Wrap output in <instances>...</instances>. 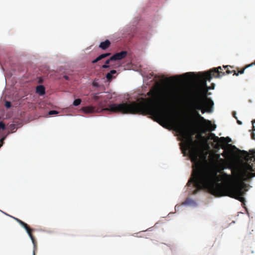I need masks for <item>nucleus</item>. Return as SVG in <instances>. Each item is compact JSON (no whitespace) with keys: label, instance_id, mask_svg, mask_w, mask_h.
I'll list each match as a JSON object with an SVG mask.
<instances>
[{"label":"nucleus","instance_id":"f257e3e1","mask_svg":"<svg viewBox=\"0 0 255 255\" xmlns=\"http://www.w3.org/2000/svg\"><path fill=\"white\" fill-rule=\"evenodd\" d=\"M165 120L186 139L185 146L189 150L193 163L192 177L187 182V186L193 184L196 188L194 194L204 187H207L210 193L216 196H229L244 203L245 199L243 197L245 194L243 187L237 181L243 178L245 171L241 169L233 170L232 176L223 172L220 177L216 171L205 170L199 158V153L197 149L193 146L194 141L189 132V127L179 122L178 115L175 111L168 114Z\"/></svg>","mask_w":255,"mask_h":255},{"label":"nucleus","instance_id":"f03ea898","mask_svg":"<svg viewBox=\"0 0 255 255\" xmlns=\"http://www.w3.org/2000/svg\"><path fill=\"white\" fill-rule=\"evenodd\" d=\"M148 97H139L135 101L121 104H113L107 108H104L102 103L100 108L87 106L83 108L84 113L91 114L107 111L111 113L122 114H140L148 115L149 118L159 124V81L147 94Z\"/></svg>","mask_w":255,"mask_h":255},{"label":"nucleus","instance_id":"7ed1b4c3","mask_svg":"<svg viewBox=\"0 0 255 255\" xmlns=\"http://www.w3.org/2000/svg\"><path fill=\"white\" fill-rule=\"evenodd\" d=\"M223 71L222 67L219 66L207 72L199 73L194 78V80L200 83L201 86H196L191 93L190 105L193 109L200 110L202 114L212 112L214 103L207 97L206 93L208 89H213L215 85L213 84L212 87L208 88L207 81H210L213 77L220 78L225 75V73Z\"/></svg>","mask_w":255,"mask_h":255},{"label":"nucleus","instance_id":"20e7f679","mask_svg":"<svg viewBox=\"0 0 255 255\" xmlns=\"http://www.w3.org/2000/svg\"><path fill=\"white\" fill-rule=\"evenodd\" d=\"M13 219H14L16 222H17L21 226H22L26 231L27 234H28L29 237L30 238L31 241L33 244L34 246V251H33V255H35V251L36 250V243L35 238H34L33 236L32 235L31 232L33 231L32 229H30L29 226L26 224L25 223L23 222L22 221L20 220V219L11 216Z\"/></svg>","mask_w":255,"mask_h":255},{"label":"nucleus","instance_id":"39448f33","mask_svg":"<svg viewBox=\"0 0 255 255\" xmlns=\"http://www.w3.org/2000/svg\"><path fill=\"white\" fill-rule=\"evenodd\" d=\"M210 138L213 139L215 142L218 144V146H221L222 148L225 149L227 141L224 137H219L216 136L214 133H211L210 135Z\"/></svg>","mask_w":255,"mask_h":255},{"label":"nucleus","instance_id":"423d86ee","mask_svg":"<svg viewBox=\"0 0 255 255\" xmlns=\"http://www.w3.org/2000/svg\"><path fill=\"white\" fill-rule=\"evenodd\" d=\"M194 73L192 72H187L180 76H176L175 77H171L170 78H167L166 81L168 82H175V81L179 80L180 77H182L184 78L190 79H191V75H194Z\"/></svg>","mask_w":255,"mask_h":255},{"label":"nucleus","instance_id":"0eeeda50","mask_svg":"<svg viewBox=\"0 0 255 255\" xmlns=\"http://www.w3.org/2000/svg\"><path fill=\"white\" fill-rule=\"evenodd\" d=\"M198 117L202 122L205 124V126L207 128V130L211 131L215 130L216 128V125H213L211 121L205 120L203 117L201 116L199 114H198Z\"/></svg>","mask_w":255,"mask_h":255},{"label":"nucleus","instance_id":"6e6552de","mask_svg":"<svg viewBox=\"0 0 255 255\" xmlns=\"http://www.w3.org/2000/svg\"><path fill=\"white\" fill-rule=\"evenodd\" d=\"M182 89L179 88H174L169 92V96L172 99L176 100L181 95Z\"/></svg>","mask_w":255,"mask_h":255},{"label":"nucleus","instance_id":"1a4fd4ad","mask_svg":"<svg viewBox=\"0 0 255 255\" xmlns=\"http://www.w3.org/2000/svg\"><path fill=\"white\" fill-rule=\"evenodd\" d=\"M164 76L160 74V126H163V114H162V83Z\"/></svg>","mask_w":255,"mask_h":255},{"label":"nucleus","instance_id":"9d476101","mask_svg":"<svg viewBox=\"0 0 255 255\" xmlns=\"http://www.w3.org/2000/svg\"><path fill=\"white\" fill-rule=\"evenodd\" d=\"M127 55V52L123 51L114 54L110 57V60H113V61L122 60L125 58Z\"/></svg>","mask_w":255,"mask_h":255},{"label":"nucleus","instance_id":"9b49d317","mask_svg":"<svg viewBox=\"0 0 255 255\" xmlns=\"http://www.w3.org/2000/svg\"><path fill=\"white\" fill-rule=\"evenodd\" d=\"M111 53H104V54H101L100 55L98 56L95 60L92 61V62L93 64L96 63L98 62L99 61L109 56L110 55H111Z\"/></svg>","mask_w":255,"mask_h":255},{"label":"nucleus","instance_id":"f8f14e48","mask_svg":"<svg viewBox=\"0 0 255 255\" xmlns=\"http://www.w3.org/2000/svg\"><path fill=\"white\" fill-rule=\"evenodd\" d=\"M111 42L109 40H106L105 41L101 42L99 45V47L103 50H106L110 47Z\"/></svg>","mask_w":255,"mask_h":255},{"label":"nucleus","instance_id":"ddd939ff","mask_svg":"<svg viewBox=\"0 0 255 255\" xmlns=\"http://www.w3.org/2000/svg\"><path fill=\"white\" fill-rule=\"evenodd\" d=\"M45 87L42 85H38L36 87V92L39 95H43L45 94Z\"/></svg>","mask_w":255,"mask_h":255},{"label":"nucleus","instance_id":"4468645a","mask_svg":"<svg viewBox=\"0 0 255 255\" xmlns=\"http://www.w3.org/2000/svg\"><path fill=\"white\" fill-rule=\"evenodd\" d=\"M229 66H223V68L224 69H226V73L227 74H230L233 73L234 75L238 76V73H237V72H236V71L235 70H230L229 69ZM230 67L231 68H232V67L231 66H230Z\"/></svg>","mask_w":255,"mask_h":255},{"label":"nucleus","instance_id":"2eb2a0df","mask_svg":"<svg viewBox=\"0 0 255 255\" xmlns=\"http://www.w3.org/2000/svg\"><path fill=\"white\" fill-rule=\"evenodd\" d=\"M117 73V71L115 70H111L109 73H108L106 74V78L107 79L108 81H110L112 80L113 77V74H115Z\"/></svg>","mask_w":255,"mask_h":255},{"label":"nucleus","instance_id":"dca6fc26","mask_svg":"<svg viewBox=\"0 0 255 255\" xmlns=\"http://www.w3.org/2000/svg\"><path fill=\"white\" fill-rule=\"evenodd\" d=\"M8 131H10L11 132H14L17 130L16 126L15 124H12L9 125L8 127Z\"/></svg>","mask_w":255,"mask_h":255},{"label":"nucleus","instance_id":"f3484780","mask_svg":"<svg viewBox=\"0 0 255 255\" xmlns=\"http://www.w3.org/2000/svg\"><path fill=\"white\" fill-rule=\"evenodd\" d=\"M113 61V60H110V58L107 60L105 62V64L102 66V68L104 69L110 68L111 67V66L109 65L110 62Z\"/></svg>","mask_w":255,"mask_h":255},{"label":"nucleus","instance_id":"a211bd4d","mask_svg":"<svg viewBox=\"0 0 255 255\" xmlns=\"http://www.w3.org/2000/svg\"><path fill=\"white\" fill-rule=\"evenodd\" d=\"M81 103V100L80 99H77L75 100L73 102V105L75 106H77L79 105Z\"/></svg>","mask_w":255,"mask_h":255},{"label":"nucleus","instance_id":"6ab92c4d","mask_svg":"<svg viewBox=\"0 0 255 255\" xmlns=\"http://www.w3.org/2000/svg\"><path fill=\"white\" fill-rule=\"evenodd\" d=\"M92 99L94 100L95 101H97L100 97L98 96L96 94H92L91 95Z\"/></svg>","mask_w":255,"mask_h":255},{"label":"nucleus","instance_id":"aec40b11","mask_svg":"<svg viewBox=\"0 0 255 255\" xmlns=\"http://www.w3.org/2000/svg\"><path fill=\"white\" fill-rule=\"evenodd\" d=\"M246 169L247 170H249V171H253L254 170L253 169V166L250 164H247L246 165Z\"/></svg>","mask_w":255,"mask_h":255},{"label":"nucleus","instance_id":"412c9836","mask_svg":"<svg viewBox=\"0 0 255 255\" xmlns=\"http://www.w3.org/2000/svg\"><path fill=\"white\" fill-rule=\"evenodd\" d=\"M48 114L49 115H57L58 114V112L55 110H52L50 111Z\"/></svg>","mask_w":255,"mask_h":255},{"label":"nucleus","instance_id":"4be33fe9","mask_svg":"<svg viewBox=\"0 0 255 255\" xmlns=\"http://www.w3.org/2000/svg\"><path fill=\"white\" fill-rule=\"evenodd\" d=\"M5 106L7 108H10L11 106V103L9 101H6L5 103Z\"/></svg>","mask_w":255,"mask_h":255},{"label":"nucleus","instance_id":"5701e85b","mask_svg":"<svg viewBox=\"0 0 255 255\" xmlns=\"http://www.w3.org/2000/svg\"><path fill=\"white\" fill-rule=\"evenodd\" d=\"M248 68V67H246V66L244 68H243V69H241V70H240V71H239L238 72H237V73H238V74H239V73H240V74H243V73H244V71H245V69H246V68Z\"/></svg>","mask_w":255,"mask_h":255},{"label":"nucleus","instance_id":"b1692460","mask_svg":"<svg viewBox=\"0 0 255 255\" xmlns=\"http://www.w3.org/2000/svg\"><path fill=\"white\" fill-rule=\"evenodd\" d=\"M5 128V125L2 122H0V129H4Z\"/></svg>","mask_w":255,"mask_h":255},{"label":"nucleus","instance_id":"393cba45","mask_svg":"<svg viewBox=\"0 0 255 255\" xmlns=\"http://www.w3.org/2000/svg\"><path fill=\"white\" fill-rule=\"evenodd\" d=\"M251 137L253 139L255 140V133L254 132L252 133Z\"/></svg>","mask_w":255,"mask_h":255},{"label":"nucleus","instance_id":"a878e982","mask_svg":"<svg viewBox=\"0 0 255 255\" xmlns=\"http://www.w3.org/2000/svg\"><path fill=\"white\" fill-rule=\"evenodd\" d=\"M254 65H255V61H254V62L252 63V64L247 65L246 67H251V66H253Z\"/></svg>","mask_w":255,"mask_h":255},{"label":"nucleus","instance_id":"bb28decb","mask_svg":"<svg viewBox=\"0 0 255 255\" xmlns=\"http://www.w3.org/2000/svg\"><path fill=\"white\" fill-rule=\"evenodd\" d=\"M63 78H64L65 80H69V77L68 76H67V75H65V76H63Z\"/></svg>","mask_w":255,"mask_h":255},{"label":"nucleus","instance_id":"cd10ccee","mask_svg":"<svg viewBox=\"0 0 255 255\" xmlns=\"http://www.w3.org/2000/svg\"><path fill=\"white\" fill-rule=\"evenodd\" d=\"M4 139V138H2V139H0V144H3V140Z\"/></svg>","mask_w":255,"mask_h":255},{"label":"nucleus","instance_id":"c85d7f7f","mask_svg":"<svg viewBox=\"0 0 255 255\" xmlns=\"http://www.w3.org/2000/svg\"><path fill=\"white\" fill-rule=\"evenodd\" d=\"M238 122V123L239 124H240V125H241V124H242V122H240V121H238V122Z\"/></svg>","mask_w":255,"mask_h":255},{"label":"nucleus","instance_id":"c756f323","mask_svg":"<svg viewBox=\"0 0 255 255\" xmlns=\"http://www.w3.org/2000/svg\"><path fill=\"white\" fill-rule=\"evenodd\" d=\"M253 130L255 131V128L254 126H253Z\"/></svg>","mask_w":255,"mask_h":255},{"label":"nucleus","instance_id":"7c9ffc66","mask_svg":"<svg viewBox=\"0 0 255 255\" xmlns=\"http://www.w3.org/2000/svg\"><path fill=\"white\" fill-rule=\"evenodd\" d=\"M228 138L229 139L228 142L230 141H231V139L230 138H229V137H228Z\"/></svg>","mask_w":255,"mask_h":255},{"label":"nucleus","instance_id":"2f4dec72","mask_svg":"<svg viewBox=\"0 0 255 255\" xmlns=\"http://www.w3.org/2000/svg\"><path fill=\"white\" fill-rule=\"evenodd\" d=\"M2 146V144H0V147Z\"/></svg>","mask_w":255,"mask_h":255}]
</instances>
